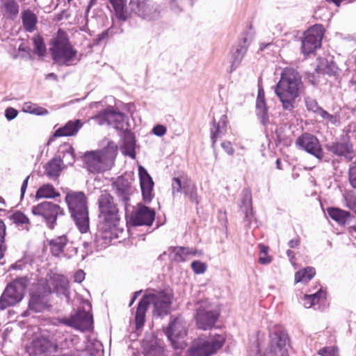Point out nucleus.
I'll use <instances>...</instances> for the list:
<instances>
[{
    "label": "nucleus",
    "mask_w": 356,
    "mask_h": 356,
    "mask_svg": "<svg viewBox=\"0 0 356 356\" xmlns=\"http://www.w3.org/2000/svg\"><path fill=\"white\" fill-rule=\"evenodd\" d=\"M303 90L304 83L299 72L291 67L283 69L275 92L284 110L291 111L294 109L296 99L300 97Z\"/></svg>",
    "instance_id": "1"
},
{
    "label": "nucleus",
    "mask_w": 356,
    "mask_h": 356,
    "mask_svg": "<svg viewBox=\"0 0 356 356\" xmlns=\"http://www.w3.org/2000/svg\"><path fill=\"white\" fill-rule=\"evenodd\" d=\"M118 147L113 142L99 151L86 152L82 156L84 168L90 173H101L110 170L114 165Z\"/></svg>",
    "instance_id": "2"
},
{
    "label": "nucleus",
    "mask_w": 356,
    "mask_h": 356,
    "mask_svg": "<svg viewBox=\"0 0 356 356\" xmlns=\"http://www.w3.org/2000/svg\"><path fill=\"white\" fill-rule=\"evenodd\" d=\"M65 202L77 228L81 233H86L89 229V216L86 195L81 191H70L65 196Z\"/></svg>",
    "instance_id": "3"
},
{
    "label": "nucleus",
    "mask_w": 356,
    "mask_h": 356,
    "mask_svg": "<svg viewBox=\"0 0 356 356\" xmlns=\"http://www.w3.org/2000/svg\"><path fill=\"white\" fill-rule=\"evenodd\" d=\"M50 52L54 61L59 65L70 66L78 61L77 51L65 37H58L52 42Z\"/></svg>",
    "instance_id": "4"
},
{
    "label": "nucleus",
    "mask_w": 356,
    "mask_h": 356,
    "mask_svg": "<svg viewBox=\"0 0 356 356\" xmlns=\"http://www.w3.org/2000/svg\"><path fill=\"white\" fill-rule=\"evenodd\" d=\"M224 343V337L219 334L209 339H197L188 349V356H210L221 348Z\"/></svg>",
    "instance_id": "5"
},
{
    "label": "nucleus",
    "mask_w": 356,
    "mask_h": 356,
    "mask_svg": "<svg viewBox=\"0 0 356 356\" xmlns=\"http://www.w3.org/2000/svg\"><path fill=\"white\" fill-rule=\"evenodd\" d=\"M188 323L181 316L172 318L164 329V333L175 349H182L186 346L184 341L188 333Z\"/></svg>",
    "instance_id": "6"
},
{
    "label": "nucleus",
    "mask_w": 356,
    "mask_h": 356,
    "mask_svg": "<svg viewBox=\"0 0 356 356\" xmlns=\"http://www.w3.org/2000/svg\"><path fill=\"white\" fill-rule=\"evenodd\" d=\"M98 204L100 220L108 228L115 226L119 220L118 209L111 195L107 191L102 192L99 197Z\"/></svg>",
    "instance_id": "7"
},
{
    "label": "nucleus",
    "mask_w": 356,
    "mask_h": 356,
    "mask_svg": "<svg viewBox=\"0 0 356 356\" xmlns=\"http://www.w3.org/2000/svg\"><path fill=\"white\" fill-rule=\"evenodd\" d=\"M26 288V280L22 278L8 284L0 297V311L19 303L24 298Z\"/></svg>",
    "instance_id": "8"
},
{
    "label": "nucleus",
    "mask_w": 356,
    "mask_h": 356,
    "mask_svg": "<svg viewBox=\"0 0 356 356\" xmlns=\"http://www.w3.org/2000/svg\"><path fill=\"white\" fill-rule=\"evenodd\" d=\"M148 300V305L154 307L153 314L159 317L166 316L170 312L172 304V294L167 291L149 290L143 296Z\"/></svg>",
    "instance_id": "9"
},
{
    "label": "nucleus",
    "mask_w": 356,
    "mask_h": 356,
    "mask_svg": "<svg viewBox=\"0 0 356 356\" xmlns=\"http://www.w3.org/2000/svg\"><path fill=\"white\" fill-rule=\"evenodd\" d=\"M31 212L33 215L40 217L50 229L54 227L58 216L63 214V209L58 204L47 201L33 206Z\"/></svg>",
    "instance_id": "10"
},
{
    "label": "nucleus",
    "mask_w": 356,
    "mask_h": 356,
    "mask_svg": "<svg viewBox=\"0 0 356 356\" xmlns=\"http://www.w3.org/2000/svg\"><path fill=\"white\" fill-rule=\"evenodd\" d=\"M52 293V290L48 284H38L36 290L31 293L29 302V308L23 314L24 316H28L31 312H42L48 305V296Z\"/></svg>",
    "instance_id": "11"
},
{
    "label": "nucleus",
    "mask_w": 356,
    "mask_h": 356,
    "mask_svg": "<svg viewBox=\"0 0 356 356\" xmlns=\"http://www.w3.org/2000/svg\"><path fill=\"white\" fill-rule=\"evenodd\" d=\"M296 147L314 156L318 162L324 158V152L316 136L309 133H303L296 140Z\"/></svg>",
    "instance_id": "12"
},
{
    "label": "nucleus",
    "mask_w": 356,
    "mask_h": 356,
    "mask_svg": "<svg viewBox=\"0 0 356 356\" xmlns=\"http://www.w3.org/2000/svg\"><path fill=\"white\" fill-rule=\"evenodd\" d=\"M324 28L321 24H315L304 34L302 40V52L305 55L313 53L321 45Z\"/></svg>",
    "instance_id": "13"
},
{
    "label": "nucleus",
    "mask_w": 356,
    "mask_h": 356,
    "mask_svg": "<svg viewBox=\"0 0 356 356\" xmlns=\"http://www.w3.org/2000/svg\"><path fill=\"white\" fill-rule=\"evenodd\" d=\"M99 125H112L116 129H124L125 124V116L123 113L116 111L113 106H108L92 117Z\"/></svg>",
    "instance_id": "14"
},
{
    "label": "nucleus",
    "mask_w": 356,
    "mask_h": 356,
    "mask_svg": "<svg viewBox=\"0 0 356 356\" xmlns=\"http://www.w3.org/2000/svg\"><path fill=\"white\" fill-rule=\"evenodd\" d=\"M196 309L195 320L199 329L207 330L215 325L218 314L213 311L206 302H200Z\"/></svg>",
    "instance_id": "15"
},
{
    "label": "nucleus",
    "mask_w": 356,
    "mask_h": 356,
    "mask_svg": "<svg viewBox=\"0 0 356 356\" xmlns=\"http://www.w3.org/2000/svg\"><path fill=\"white\" fill-rule=\"evenodd\" d=\"M63 323L67 326L84 332L92 327L93 319L89 312L79 309L74 315L64 319Z\"/></svg>",
    "instance_id": "16"
},
{
    "label": "nucleus",
    "mask_w": 356,
    "mask_h": 356,
    "mask_svg": "<svg viewBox=\"0 0 356 356\" xmlns=\"http://www.w3.org/2000/svg\"><path fill=\"white\" fill-rule=\"evenodd\" d=\"M40 285L48 284L52 290L58 296L69 297V284L67 278L62 275L50 272L47 274L45 281L38 283Z\"/></svg>",
    "instance_id": "17"
},
{
    "label": "nucleus",
    "mask_w": 356,
    "mask_h": 356,
    "mask_svg": "<svg viewBox=\"0 0 356 356\" xmlns=\"http://www.w3.org/2000/svg\"><path fill=\"white\" fill-rule=\"evenodd\" d=\"M155 215L154 209L138 204V209L132 213L130 221L134 226H151L155 219Z\"/></svg>",
    "instance_id": "18"
},
{
    "label": "nucleus",
    "mask_w": 356,
    "mask_h": 356,
    "mask_svg": "<svg viewBox=\"0 0 356 356\" xmlns=\"http://www.w3.org/2000/svg\"><path fill=\"white\" fill-rule=\"evenodd\" d=\"M112 187L118 197L127 206L130 196L134 192L131 182L128 179L120 176L113 182Z\"/></svg>",
    "instance_id": "19"
},
{
    "label": "nucleus",
    "mask_w": 356,
    "mask_h": 356,
    "mask_svg": "<svg viewBox=\"0 0 356 356\" xmlns=\"http://www.w3.org/2000/svg\"><path fill=\"white\" fill-rule=\"evenodd\" d=\"M138 175L143 199L145 202L149 203L154 197V181L146 169L142 166L138 168Z\"/></svg>",
    "instance_id": "20"
},
{
    "label": "nucleus",
    "mask_w": 356,
    "mask_h": 356,
    "mask_svg": "<svg viewBox=\"0 0 356 356\" xmlns=\"http://www.w3.org/2000/svg\"><path fill=\"white\" fill-rule=\"evenodd\" d=\"M134 12L143 19L154 20L159 17L157 6L152 0H139Z\"/></svg>",
    "instance_id": "21"
},
{
    "label": "nucleus",
    "mask_w": 356,
    "mask_h": 356,
    "mask_svg": "<svg viewBox=\"0 0 356 356\" xmlns=\"http://www.w3.org/2000/svg\"><path fill=\"white\" fill-rule=\"evenodd\" d=\"M52 339L53 352H58L70 348L73 345L75 337L61 329H58L54 334Z\"/></svg>",
    "instance_id": "22"
},
{
    "label": "nucleus",
    "mask_w": 356,
    "mask_h": 356,
    "mask_svg": "<svg viewBox=\"0 0 356 356\" xmlns=\"http://www.w3.org/2000/svg\"><path fill=\"white\" fill-rule=\"evenodd\" d=\"M30 356H37L48 352H53L52 341L44 337H38L33 340L26 347Z\"/></svg>",
    "instance_id": "23"
},
{
    "label": "nucleus",
    "mask_w": 356,
    "mask_h": 356,
    "mask_svg": "<svg viewBox=\"0 0 356 356\" xmlns=\"http://www.w3.org/2000/svg\"><path fill=\"white\" fill-rule=\"evenodd\" d=\"M250 44V40L247 38H243L242 40L238 42L235 50L232 51L231 56V72L236 70L241 65L242 60L247 53Z\"/></svg>",
    "instance_id": "24"
},
{
    "label": "nucleus",
    "mask_w": 356,
    "mask_h": 356,
    "mask_svg": "<svg viewBox=\"0 0 356 356\" xmlns=\"http://www.w3.org/2000/svg\"><path fill=\"white\" fill-rule=\"evenodd\" d=\"M256 114L264 125L269 122L268 109L266 103L264 91L259 88L256 101Z\"/></svg>",
    "instance_id": "25"
},
{
    "label": "nucleus",
    "mask_w": 356,
    "mask_h": 356,
    "mask_svg": "<svg viewBox=\"0 0 356 356\" xmlns=\"http://www.w3.org/2000/svg\"><path fill=\"white\" fill-rule=\"evenodd\" d=\"M83 125V123L81 120H69L64 126L55 131L54 136L57 137L75 136Z\"/></svg>",
    "instance_id": "26"
},
{
    "label": "nucleus",
    "mask_w": 356,
    "mask_h": 356,
    "mask_svg": "<svg viewBox=\"0 0 356 356\" xmlns=\"http://www.w3.org/2000/svg\"><path fill=\"white\" fill-rule=\"evenodd\" d=\"M59 157L61 165L63 168L72 165L75 161L74 149L72 146L68 143L61 145L58 150Z\"/></svg>",
    "instance_id": "27"
},
{
    "label": "nucleus",
    "mask_w": 356,
    "mask_h": 356,
    "mask_svg": "<svg viewBox=\"0 0 356 356\" xmlns=\"http://www.w3.org/2000/svg\"><path fill=\"white\" fill-rule=\"evenodd\" d=\"M136 140L134 133L127 129L123 133V142L122 145V152L131 158H135Z\"/></svg>",
    "instance_id": "28"
},
{
    "label": "nucleus",
    "mask_w": 356,
    "mask_h": 356,
    "mask_svg": "<svg viewBox=\"0 0 356 356\" xmlns=\"http://www.w3.org/2000/svg\"><path fill=\"white\" fill-rule=\"evenodd\" d=\"M172 254L175 255L174 260L184 261L188 256H201L202 252L193 248L177 246L173 248Z\"/></svg>",
    "instance_id": "29"
},
{
    "label": "nucleus",
    "mask_w": 356,
    "mask_h": 356,
    "mask_svg": "<svg viewBox=\"0 0 356 356\" xmlns=\"http://www.w3.org/2000/svg\"><path fill=\"white\" fill-rule=\"evenodd\" d=\"M227 124V118L225 115L220 117L218 122L216 124L213 120V127L211 128V138L212 145H214L218 138H220L226 131Z\"/></svg>",
    "instance_id": "30"
},
{
    "label": "nucleus",
    "mask_w": 356,
    "mask_h": 356,
    "mask_svg": "<svg viewBox=\"0 0 356 356\" xmlns=\"http://www.w3.org/2000/svg\"><path fill=\"white\" fill-rule=\"evenodd\" d=\"M63 168L60 159L54 157L45 165L44 175L51 179H56Z\"/></svg>",
    "instance_id": "31"
},
{
    "label": "nucleus",
    "mask_w": 356,
    "mask_h": 356,
    "mask_svg": "<svg viewBox=\"0 0 356 356\" xmlns=\"http://www.w3.org/2000/svg\"><path fill=\"white\" fill-rule=\"evenodd\" d=\"M1 12L6 19L14 20L19 13V5L14 0H6L1 6Z\"/></svg>",
    "instance_id": "32"
},
{
    "label": "nucleus",
    "mask_w": 356,
    "mask_h": 356,
    "mask_svg": "<svg viewBox=\"0 0 356 356\" xmlns=\"http://www.w3.org/2000/svg\"><path fill=\"white\" fill-rule=\"evenodd\" d=\"M327 151L338 156H346L350 152L348 143L340 142H331L325 145Z\"/></svg>",
    "instance_id": "33"
},
{
    "label": "nucleus",
    "mask_w": 356,
    "mask_h": 356,
    "mask_svg": "<svg viewBox=\"0 0 356 356\" xmlns=\"http://www.w3.org/2000/svg\"><path fill=\"white\" fill-rule=\"evenodd\" d=\"M148 306V300L145 299L143 296L138 304L135 314L136 327L137 329H139L144 325L145 314Z\"/></svg>",
    "instance_id": "34"
},
{
    "label": "nucleus",
    "mask_w": 356,
    "mask_h": 356,
    "mask_svg": "<svg viewBox=\"0 0 356 356\" xmlns=\"http://www.w3.org/2000/svg\"><path fill=\"white\" fill-rule=\"evenodd\" d=\"M22 20L24 29L27 32H33L36 27L38 17L31 10L27 9L22 12Z\"/></svg>",
    "instance_id": "35"
},
{
    "label": "nucleus",
    "mask_w": 356,
    "mask_h": 356,
    "mask_svg": "<svg viewBox=\"0 0 356 356\" xmlns=\"http://www.w3.org/2000/svg\"><path fill=\"white\" fill-rule=\"evenodd\" d=\"M68 243V239L65 235L57 236L49 241L50 251L54 256H59L63 252L64 248Z\"/></svg>",
    "instance_id": "36"
},
{
    "label": "nucleus",
    "mask_w": 356,
    "mask_h": 356,
    "mask_svg": "<svg viewBox=\"0 0 356 356\" xmlns=\"http://www.w3.org/2000/svg\"><path fill=\"white\" fill-rule=\"evenodd\" d=\"M325 299V292L320 289L314 293L305 294L302 297V302L305 308H310Z\"/></svg>",
    "instance_id": "37"
},
{
    "label": "nucleus",
    "mask_w": 356,
    "mask_h": 356,
    "mask_svg": "<svg viewBox=\"0 0 356 356\" xmlns=\"http://www.w3.org/2000/svg\"><path fill=\"white\" fill-rule=\"evenodd\" d=\"M115 11V14L118 19L125 22L127 20L129 15L125 8L126 0H109Z\"/></svg>",
    "instance_id": "38"
},
{
    "label": "nucleus",
    "mask_w": 356,
    "mask_h": 356,
    "mask_svg": "<svg viewBox=\"0 0 356 356\" xmlns=\"http://www.w3.org/2000/svg\"><path fill=\"white\" fill-rule=\"evenodd\" d=\"M327 212L329 216L339 225H345L350 216L348 211L336 207L327 208Z\"/></svg>",
    "instance_id": "39"
},
{
    "label": "nucleus",
    "mask_w": 356,
    "mask_h": 356,
    "mask_svg": "<svg viewBox=\"0 0 356 356\" xmlns=\"http://www.w3.org/2000/svg\"><path fill=\"white\" fill-rule=\"evenodd\" d=\"M60 195L57 192L54 187L50 184H46L41 186L36 191L35 198H55Z\"/></svg>",
    "instance_id": "40"
},
{
    "label": "nucleus",
    "mask_w": 356,
    "mask_h": 356,
    "mask_svg": "<svg viewBox=\"0 0 356 356\" xmlns=\"http://www.w3.org/2000/svg\"><path fill=\"white\" fill-rule=\"evenodd\" d=\"M10 220L22 229L29 230L30 220L22 211H17L10 216Z\"/></svg>",
    "instance_id": "41"
},
{
    "label": "nucleus",
    "mask_w": 356,
    "mask_h": 356,
    "mask_svg": "<svg viewBox=\"0 0 356 356\" xmlns=\"http://www.w3.org/2000/svg\"><path fill=\"white\" fill-rule=\"evenodd\" d=\"M191 179L185 177H173L172 180V194L175 197L177 193H184L185 191V186L189 184Z\"/></svg>",
    "instance_id": "42"
},
{
    "label": "nucleus",
    "mask_w": 356,
    "mask_h": 356,
    "mask_svg": "<svg viewBox=\"0 0 356 356\" xmlns=\"http://www.w3.org/2000/svg\"><path fill=\"white\" fill-rule=\"evenodd\" d=\"M316 274L315 268L313 267H307L302 270H300L295 274V282H307L313 278Z\"/></svg>",
    "instance_id": "43"
},
{
    "label": "nucleus",
    "mask_w": 356,
    "mask_h": 356,
    "mask_svg": "<svg viewBox=\"0 0 356 356\" xmlns=\"http://www.w3.org/2000/svg\"><path fill=\"white\" fill-rule=\"evenodd\" d=\"M22 111L25 113L36 115H46L49 113V111L46 108L32 102L24 103L22 106Z\"/></svg>",
    "instance_id": "44"
},
{
    "label": "nucleus",
    "mask_w": 356,
    "mask_h": 356,
    "mask_svg": "<svg viewBox=\"0 0 356 356\" xmlns=\"http://www.w3.org/2000/svg\"><path fill=\"white\" fill-rule=\"evenodd\" d=\"M185 191L183 193L186 197H187L191 202L195 204H199L198 195L197 188L195 183L191 180L189 181V184L185 186Z\"/></svg>",
    "instance_id": "45"
},
{
    "label": "nucleus",
    "mask_w": 356,
    "mask_h": 356,
    "mask_svg": "<svg viewBox=\"0 0 356 356\" xmlns=\"http://www.w3.org/2000/svg\"><path fill=\"white\" fill-rule=\"evenodd\" d=\"M305 102L307 110L314 113L319 115L321 113V111L323 109L318 105L317 101L315 99H313L310 97H305Z\"/></svg>",
    "instance_id": "46"
},
{
    "label": "nucleus",
    "mask_w": 356,
    "mask_h": 356,
    "mask_svg": "<svg viewBox=\"0 0 356 356\" xmlns=\"http://www.w3.org/2000/svg\"><path fill=\"white\" fill-rule=\"evenodd\" d=\"M33 41L35 47L34 53L40 56H43L46 51V47L43 39L40 36L38 35L33 37Z\"/></svg>",
    "instance_id": "47"
},
{
    "label": "nucleus",
    "mask_w": 356,
    "mask_h": 356,
    "mask_svg": "<svg viewBox=\"0 0 356 356\" xmlns=\"http://www.w3.org/2000/svg\"><path fill=\"white\" fill-rule=\"evenodd\" d=\"M241 209L243 210L245 208L251 209L252 205V194L251 191L248 189L243 190L242 193V199H241Z\"/></svg>",
    "instance_id": "48"
},
{
    "label": "nucleus",
    "mask_w": 356,
    "mask_h": 356,
    "mask_svg": "<svg viewBox=\"0 0 356 356\" xmlns=\"http://www.w3.org/2000/svg\"><path fill=\"white\" fill-rule=\"evenodd\" d=\"M191 268L195 274H202L207 270L206 264L200 261H193L191 264Z\"/></svg>",
    "instance_id": "49"
},
{
    "label": "nucleus",
    "mask_w": 356,
    "mask_h": 356,
    "mask_svg": "<svg viewBox=\"0 0 356 356\" xmlns=\"http://www.w3.org/2000/svg\"><path fill=\"white\" fill-rule=\"evenodd\" d=\"M319 115L325 120H327L332 124H336L339 121V118L337 115H332L327 112L325 110L323 109Z\"/></svg>",
    "instance_id": "50"
},
{
    "label": "nucleus",
    "mask_w": 356,
    "mask_h": 356,
    "mask_svg": "<svg viewBox=\"0 0 356 356\" xmlns=\"http://www.w3.org/2000/svg\"><path fill=\"white\" fill-rule=\"evenodd\" d=\"M318 355L321 356H339L338 348L336 347H325L318 351Z\"/></svg>",
    "instance_id": "51"
},
{
    "label": "nucleus",
    "mask_w": 356,
    "mask_h": 356,
    "mask_svg": "<svg viewBox=\"0 0 356 356\" xmlns=\"http://www.w3.org/2000/svg\"><path fill=\"white\" fill-rule=\"evenodd\" d=\"M145 356H163V350L160 347L152 346L146 351Z\"/></svg>",
    "instance_id": "52"
},
{
    "label": "nucleus",
    "mask_w": 356,
    "mask_h": 356,
    "mask_svg": "<svg viewBox=\"0 0 356 356\" xmlns=\"http://www.w3.org/2000/svg\"><path fill=\"white\" fill-rule=\"evenodd\" d=\"M18 114V111L12 107H8L5 111V117L8 120H12L15 119Z\"/></svg>",
    "instance_id": "53"
},
{
    "label": "nucleus",
    "mask_w": 356,
    "mask_h": 356,
    "mask_svg": "<svg viewBox=\"0 0 356 356\" xmlns=\"http://www.w3.org/2000/svg\"><path fill=\"white\" fill-rule=\"evenodd\" d=\"M244 214V221L248 224L250 225L251 222V220L253 218V211H252V207L251 209L249 208H245L243 210H241Z\"/></svg>",
    "instance_id": "54"
},
{
    "label": "nucleus",
    "mask_w": 356,
    "mask_h": 356,
    "mask_svg": "<svg viewBox=\"0 0 356 356\" xmlns=\"http://www.w3.org/2000/svg\"><path fill=\"white\" fill-rule=\"evenodd\" d=\"M167 131L166 128L161 124H157L154 127L152 132L157 136H163Z\"/></svg>",
    "instance_id": "55"
},
{
    "label": "nucleus",
    "mask_w": 356,
    "mask_h": 356,
    "mask_svg": "<svg viewBox=\"0 0 356 356\" xmlns=\"http://www.w3.org/2000/svg\"><path fill=\"white\" fill-rule=\"evenodd\" d=\"M6 225L4 222L0 220V246H6L5 245Z\"/></svg>",
    "instance_id": "56"
},
{
    "label": "nucleus",
    "mask_w": 356,
    "mask_h": 356,
    "mask_svg": "<svg viewBox=\"0 0 356 356\" xmlns=\"http://www.w3.org/2000/svg\"><path fill=\"white\" fill-rule=\"evenodd\" d=\"M86 273L83 270H78L74 274L73 279L75 282L81 283L85 279Z\"/></svg>",
    "instance_id": "57"
},
{
    "label": "nucleus",
    "mask_w": 356,
    "mask_h": 356,
    "mask_svg": "<svg viewBox=\"0 0 356 356\" xmlns=\"http://www.w3.org/2000/svg\"><path fill=\"white\" fill-rule=\"evenodd\" d=\"M221 147L229 155H232L234 152V150L230 142L222 143Z\"/></svg>",
    "instance_id": "58"
},
{
    "label": "nucleus",
    "mask_w": 356,
    "mask_h": 356,
    "mask_svg": "<svg viewBox=\"0 0 356 356\" xmlns=\"http://www.w3.org/2000/svg\"><path fill=\"white\" fill-rule=\"evenodd\" d=\"M346 206L356 213V198L350 197L346 200Z\"/></svg>",
    "instance_id": "59"
},
{
    "label": "nucleus",
    "mask_w": 356,
    "mask_h": 356,
    "mask_svg": "<svg viewBox=\"0 0 356 356\" xmlns=\"http://www.w3.org/2000/svg\"><path fill=\"white\" fill-rule=\"evenodd\" d=\"M170 6L172 10L175 13H179L181 11V8L179 6L177 0H170Z\"/></svg>",
    "instance_id": "60"
},
{
    "label": "nucleus",
    "mask_w": 356,
    "mask_h": 356,
    "mask_svg": "<svg viewBox=\"0 0 356 356\" xmlns=\"http://www.w3.org/2000/svg\"><path fill=\"white\" fill-rule=\"evenodd\" d=\"M300 239L298 236L290 240L288 243V245L289 246L290 248H297L300 245Z\"/></svg>",
    "instance_id": "61"
},
{
    "label": "nucleus",
    "mask_w": 356,
    "mask_h": 356,
    "mask_svg": "<svg viewBox=\"0 0 356 356\" xmlns=\"http://www.w3.org/2000/svg\"><path fill=\"white\" fill-rule=\"evenodd\" d=\"M29 177H30V176L26 177V178L24 180V181L22 183V185L21 187V197H23L25 194Z\"/></svg>",
    "instance_id": "62"
},
{
    "label": "nucleus",
    "mask_w": 356,
    "mask_h": 356,
    "mask_svg": "<svg viewBox=\"0 0 356 356\" xmlns=\"http://www.w3.org/2000/svg\"><path fill=\"white\" fill-rule=\"evenodd\" d=\"M307 79L309 83H311L312 85H316L318 82V80L316 79V75L313 74H307Z\"/></svg>",
    "instance_id": "63"
},
{
    "label": "nucleus",
    "mask_w": 356,
    "mask_h": 356,
    "mask_svg": "<svg viewBox=\"0 0 356 356\" xmlns=\"http://www.w3.org/2000/svg\"><path fill=\"white\" fill-rule=\"evenodd\" d=\"M272 259L269 256L260 257L259 261L261 264H268L271 262Z\"/></svg>",
    "instance_id": "64"
}]
</instances>
